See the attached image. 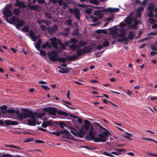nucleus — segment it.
Masks as SVG:
<instances>
[{
  "label": "nucleus",
  "mask_w": 157,
  "mask_h": 157,
  "mask_svg": "<svg viewBox=\"0 0 157 157\" xmlns=\"http://www.w3.org/2000/svg\"><path fill=\"white\" fill-rule=\"evenodd\" d=\"M17 115L18 120L20 121H22L24 119H26L29 118V117H38L42 118L45 115L44 113H41L40 112L38 113L36 112H32L28 109H22V113H16Z\"/></svg>",
  "instance_id": "1"
},
{
  "label": "nucleus",
  "mask_w": 157,
  "mask_h": 157,
  "mask_svg": "<svg viewBox=\"0 0 157 157\" xmlns=\"http://www.w3.org/2000/svg\"><path fill=\"white\" fill-rule=\"evenodd\" d=\"M43 110L45 112L48 113V114L50 115H55L56 113H57L59 116H63L65 117H67L68 115L67 113L62 110H57L56 108L53 107L44 108L43 109Z\"/></svg>",
  "instance_id": "2"
},
{
  "label": "nucleus",
  "mask_w": 157,
  "mask_h": 157,
  "mask_svg": "<svg viewBox=\"0 0 157 157\" xmlns=\"http://www.w3.org/2000/svg\"><path fill=\"white\" fill-rule=\"evenodd\" d=\"M6 21L11 25H15L16 28L19 30V28L21 27L25 24V22L23 20H20L19 18L13 16L10 18V20L6 19Z\"/></svg>",
  "instance_id": "3"
},
{
  "label": "nucleus",
  "mask_w": 157,
  "mask_h": 157,
  "mask_svg": "<svg viewBox=\"0 0 157 157\" xmlns=\"http://www.w3.org/2000/svg\"><path fill=\"white\" fill-rule=\"evenodd\" d=\"M89 136L92 139L93 141L95 142H105L107 140V138L108 136H103L101 134H98V137H95V134L93 132V129L91 128L89 132Z\"/></svg>",
  "instance_id": "4"
},
{
  "label": "nucleus",
  "mask_w": 157,
  "mask_h": 157,
  "mask_svg": "<svg viewBox=\"0 0 157 157\" xmlns=\"http://www.w3.org/2000/svg\"><path fill=\"white\" fill-rule=\"evenodd\" d=\"M49 40L51 41V45L55 49L57 48V44H58L63 49H65V48L67 46L65 44L62 43L59 39L56 37H52L49 39Z\"/></svg>",
  "instance_id": "5"
},
{
  "label": "nucleus",
  "mask_w": 157,
  "mask_h": 157,
  "mask_svg": "<svg viewBox=\"0 0 157 157\" xmlns=\"http://www.w3.org/2000/svg\"><path fill=\"white\" fill-rule=\"evenodd\" d=\"M120 10V9L117 8H108L104 9L101 10H95L94 14L95 15L98 16V15H103L101 13L102 12H117Z\"/></svg>",
  "instance_id": "6"
},
{
  "label": "nucleus",
  "mask_w": 157,
  "mask_h": 157,
  "mask_svg": "<svg viewBox=\"0 0 157 157\" xmlns=\"http://www.w3.org/2000/svg\"><path fill=\"white\" fill-rule=\"evenodd\" d=\"M47 56L49 57V59L51 61L54 62L56 61V59L57 58L58 54L56 50H53L47 53Z\"/></svg>",
  "instance_id": "7"
},
{
  "label": "nucleus",
  "mask_w": 157,
  "mask_h": 157,
  "mask_svg": "<svg viewBox=\"0 0 157 157\" xmlns=\"http://www.w3.org/2000/svg\"><path fill=\"white\" fill-rule=\"evenodd\" d=\"M147 8L149 10V13L147 14V16L150 17H154L153 11L154 10V4L151 3L149 4Z\"/></svg>",
  "instance_id": "8"
},
{
  "label": "nucleus",
  "mask_w": 157,
  "mask_h": 157,
  "mask_svg": "<svg viewBox=\"0 0 157 157\" xmlns=\"http://www.w3.org/2000/svg\"><path fill=\"white\" fill-rule=\"evenodd\" d=\"M30 118V119L27 120V122H28V125L30 126H35L36 125V119L35 117H33V116L29 117Z\"/></svg>",
  "instance_id": "9"
},
{
  "label": "nucleus",
  "mask_w": 157,
  "mask_h": 157,
  "mask_svg": "<svg viewBox=\"0 0 157 157\" xmlns=\"http://www.w3.org/2000/svg\"><path fill=\"white\" fill-rule=\"evenodd\" d=\"M3 14L6 17H10L13 15V13L12 11L8 8L5 9L3 11Z\"/></svg>",
  "instance_id": "10"
},
{
  "label": "nucleus",
  "mask_w": 157,
  "mask_h": 157,
  "mask_svg": "<svg viewBox=\"0 0 157 157\" xmlns=\"http://www.w3.org/2000/svg\"><path fill=\"white\" fill-rule=\"evenodd\" d=\"M16 3H14V6H15L21 7L23 8H26V6L23 1L21 2L19 0H16Z\"/></svg>",
  "instance_id": "11"
},
{
  "label": "nucleus",
  "mask_w": 157,
  "mask_h": 157,
  "mask_svg": "<svg viewBox=\"0 0 157 157\" xmlns=\"http://www.w3.org/2000/svg\"><path fill=\"white\" fill-rule=\"evenodd\" d=\"M58 27L56 25H53L52 27H48V32L50 33H55L57 30Z\"/></svg>",
  "instance_id": "12"
},
{
  "label": "nucleus",
  "mask_w": 157,
  "mask_h": 157,
  "mask_svg": "<svg viewBox=\"0 0 157 157\" xmlns=\"http://www.w3.org/2000/svg\"><path fill=\"white\" fill-rule=\"evenodd\" d=\"M61 133L63 134H65L67 136H68L70 134V133L67 130V129H64L63 130H60L56 132V133H55V134L54 135L56 136H60Z\"/></svg>",
  "instance_id": "13"
},
{
  "label": "nucleus",
  "mask_w": 157,
  "mask_h": 157,
  "mask_svg": "<svg viewBox=\"0 0 157 157\" xmlns=\"http://www.w3.org/2000/svg\"><path fill=\"white\" fill-rule=\"evenodd\" d=\"M74 14L75 18L78 20H79V15H80V10L78 8L74 9Z\"/></svg>",
  "instance_id": "14"
},
{
  "label": "nucleus",
  "mask_w": 157,
  "mask_h": 157,
  "mask_svg": "<svg viewBox=\"0 0 157 157\" xmlns=\"http://www.w3.org/2000/svg\"><path fill=\"white\" fill-rule=\"evenodd\" d=\"M6 124L8 125H18V123L17 121H12L10 120H6L4 121Z\"/></svg>",
  "instance_id": "15"
},
{
  "label": "nucleus",
  "mask_w": 157,
  "mask_h": 157,
  "mask_svg": "<svg viewBox=\"0 0 157 157\" xmlns=\"http://www.w3.org/2000/svg\"><path fill=\"white\" fill-rule=\"evenodd\" d=\"M92 49L93 48L91 47L87 46H84L83 49H81V50L85 53L87 54L90 52Z\"/></svg>",
  "instance_id": "16"
},
{
  "label": "nucleus",
  "mask_w": 157,
  "mask_h": 157,
  "mask_svg": "<svg viewBox=\"0 0 157 157\" xmlns=\"http://www.w3.org/2000/svg\"><path fill=\"white\" fill-rule=\"evenodd\" d=\"M84 128L86 131H89V128L90 126L91 125V123L89 121L85 120L84 121Z\"/></svg>",
  "instance_id": "17"
},
{
  "label": "nucleus",
  "mask_w": 157,
  "mask_h": 157,
  "mask_svg": "<svg viewBox=\"0 0 157 157\" xmlns=\"http://www.w3.org/2000/svg\"><path fill=\"white\" fill-rule=\"evenodd\" d=\"M102 129L104 131V132H102L101 133H100L99 134H101L105 136H109L111 135L110 133L105 128L102 127Z\"/></svg>",
  "instance_id": "18"
},
{
  "label": "nucleus",
  "mask_w": 157,
  "mask_h": 157,
  "mask_svg": "<svg viewBox=\"0 0 157 157\" xmlns=\"http://www.w3.org/2000/svg\"><path fill=\"white\" fill-rule=\"evenodd\" d=\"M78 46L76 44H72L69 45L70 49L73 51H75L77 50V48H78Z\"/></svg>",
  "instance_id": "19"
},
{
  "label": "nucleus",
  "mask_w": 157,
  "mask_h": 157,
  "mask_svg": "<svg viewBox=\"0 0 157 157\" xmlns=\"http://www.w3.org/2000/svg\"><path fill=\"white\" fill-rule=\"evenodd\" d=\"M124 21L127 25H130L132 23V19L131 17L128 16L124 20Z\"/></svg>",
  "instance_id": "20"
},
{
  "label": "nucleus",
  "mask_w": 157,
  "mask_h": 157,
  "mask_svg": "<svg viewBox=\"0 0 157 157\" xmlns=\"http://www.w3.org/2000/svg\"><path fill=\"white\" fill-rule=\"evenodd\" d=\"M78 57V56H76V55L74 54L72 56H67V59L69 61L71 60L74 61L77 59Z\"/></svg>",
  "instance_id": "21"
},
{
  "label": "nucleus",
  "mask_w": 157,
  "mask_h": 157,
  "mask_svg": "<svg viewBox=\"0 0 157 157\" xmlns=\"http://www.w3.org/2000/svg\"><path fill=\"white\" fill-rule=\"evenodd\" d=\"M29 35L31 39H33V41H35L37 39V36L35 35L33 32L32 30L29 31Z\"/></svg>",
  "instance_id": "22"
},
{
  "label": "nucleus",
  "mask_w": 157,
  "mask_h": 157,
  "mask_svg": "<svg viewBox=\"0 0 157 157\" xmlns=\"http://www.w3.org/2000/svg\"><path fill=\"white\" fill-rule=\"evenodd\" d=\"M41 43L42 41H41V39H39L38 40L36 43V44L35 45V47L36 48L38 51H40V48H41L40 45H41Z\"/></svg>",
  "instance_id": "23"
},
{
  "label": "nucleus",
  "mask_w": 157,
  "mask_h": 157,
  "mask_svg": "<svg viewBox=\"0 0 157 157\" xmlns=\"http://www.w3.org/2000/svg\"><path fill=\"white\" fill-rule=\"evenodd\" d=\"M27 6L34 11H36L38 7L40 8V6L37 5L32 6L28 4L27 5Z\"/></svg>",
  "instance_id": "24"
},
{
  "label": "nucleus",
  "mask_w": 157,
  "mask_h": 157,
  "mask_svg": "<svg viewBox=\"0 0 157 157\" xmlns=\"http://www.w3.org/2000/svg\"><path fill=\"white\" fill-rule=\"evenodd\" d=\"M108 30L110 31V34H115L117 33V30L116 28H109Z\"/></svg>",
  "instance_id": "25"
},
{
  "label": "nucleus",
  "mask_w": 157,
  "mask_h": 157,
  "mask_svg": "<svg viewBox=\"0 0 157 157\" xmlns=\"http://www.w3.org/2000/svg\"><path fill=\"white\" fill-rule=\"evenodd\" d=\"M10 114H14L16 113V111L14 109H7L6 111H4Z\"/></svg>",
  "instance_id": "26"
},
{
  "label": "nucleus",
  "mask_w": 157,
  "mask_h": 157,
  "mask_svg": "<svg viewBox=\"0 0 157 157\" xmlns=\"http://www.w3.org/2000/svg\"><path fill=\"white\" fill-rule=\"evenodd\" d=\"M56 61H58L62 63L66 62L67 61V59L65 57H59L56 59Z\"/></svg>",
  "instance_id": "27"
},
{
  "label": "nucleus",
  "mask_w": 157,
  "mask_h": 157,
  "mask_svg": "<svg viewBox=\"0 0 157 157\" xmlns=\"http://www.w3.org/2000/svg\"><path fill=\"white\" fill-rule=\"evenodd\" d=\"M128 38L127 37H123L122 38H118L117 41L118 42L122 43L123 41H128Z\"/></svg>",
  "instance_id": "28"
},
{
  "label": "nucleus",
  "mask_w": 157,
  "mask_h": 157,
  "mask_svg": "<svg viewBox=\"0 0 157 157\" xmlns=\"http://www.w3.org/2000/svg\"><path fill=\"white\" fill-rule=\"evenodd\" d=\"M21 30L23 32L25 33H27L29 31V28L28 26L27 25H25L23 26V28L21 29Z\"/></svg>",
  "instance_id": "29"
},
{
  "label": "nucleus",
  "mask_w": 157,
  "mask_h": 157,
  "mask_svg": "<svg viewBox=\"0 0 157 157\" xmlns=\"http://www.w3.org/2000/svg\"><path fill=\"white\" fill-rule=\"evenodd\" d=\"M134 37V35L133 32L132 31H130L129 32L128 35V37L129 39L132 40L133 39Z\"/></svg>",
  "instance_id": "30"
},
{
  "label": "nucleus",
  "mask_w": 157,
  "mask_h": 157,
  "mask_svg": "<svg viewBox=\"0 0 157 157\" xmlns=\"http://www.w3.org/2000/svg\"><path fill=\"white\" fill-rule=\"evenodd\" d=\"M76 51H77V55H76V56H77L78 57H79L81 55L85 53V52L82 50L81 49H78L76 50Z\"/></svg>",
  "instance_id": "31"
},
{
  "label": "nucleus",
  "mask_w": 157,
  "mask_h": 157,
  "mask_svg": "<svg viewBox=\"0 0 157 157\" xmlns=\"http://www.w3.org/2000/svg\"><path fill=\"white\" fill-rule=\"evenodd\" d=\"M132 136V134H131L129 133H128L127 132L126 133V134L124 135V138L128 139L129 140H132V139H131V137Z\"/></svg>",
  "instance_id": "32"
},
{
  "label": "nucleus",
  "mask_w": 157,
  "mask_h": 157,
  "mask_svg": "<svg viewBox=\"0 0 157 157\" xmlns=\"http://www.w3.org/2000/svg\"><path fill=\"white\" fill-rule=\"evenodd\" d=\"M47 47H48L49 48H51V46L49 44H48V42H47L42 45L41 48L42 49H45Z\"/></svg>",
  "instance_id": "33"
},
{
  "label": "nucleus",
  "mask_w": 157,
  "mask_h": 157,
  "mask_svg": "<svg viewBox=\"0 0 157 157\" xmlns=\"http://www.w3.org/2000/svg\"><path fill=\"white\" fill-rule=\"evenodd\" d=\"M13 13L16 15H18L20 13V10L18 8H14L13 9Z\"/></svg>",
  "instance_id": "34"
},
{
  "label": "nucleus",
  "mask_w": 157,
  "mask_h": 157,
  "mask_svg": "<svg viewBox=\"0 0 157 157\" xmlns=\"http://www.w3.org/2000/svg\"><path fill=\"white\" fill-rule=\"evenodd\" d=\"M78 42V40L75 38H71L70 39L69 42L70 43H73L74 44H76Z\"/></svg>",
  "instance_id": "35"
},
{
  "label": "nucleus",
  "mask_w": 157,
  "mask_h": 157,
  "mask_svg": "<svg viewBox=\"0 0 157 157\" xmlns=\"http://www.w3.org/2000/svg\"><path fill=\"white\" fill-rule=\"evenodd\" d=\"M44 15L45 17L49 18V19H52V17L51 16V14L49 12H45L44 13Z\"/></svg>",
  "instance_id": "36"
},
{
  "label": "nucleus",
  "mask_w": 157,
  "mask_h": 157,
  "mask_svg": "<svg viewBox=\"0 0 157 157\" xmlns=\"http://www.w3.org/2000/svg\"><path fill=\"white\" fill-rule=\"evenodd\" d=\"M62 71L59 70L58 71L61 74L63 73H67L69 72V69L68 68H66V69H61Z\"/></svg>",
  "instance_id": "37"
},
{
  "label": "nucleus",
  "mask_w": 157,
  "mask_h": 157,
  "mask_svg": "<svg viewBox=\"0 0 157 157\" xmlns=\"http://www.w3.org/2000/svg\"><path fill=\"white\" fill-rule=\"evenodd\" d=\"M57 124H58L59 127L62 129H63L64 127L66 126V125L65 124L63 121H59L58 122H57Z\"/></svg>",
  "instance_id": "38"
},
{
  "label": "nucleus",
  "mask_w": 157,
  "mask_h": 157,
  "mask_svg": "<svg viewBox=\"0 0 157 157\" xmlns=\"http://www.w3.org/2000/svg\"><path fill=\"white\" fill-rule=\"evenodd\" d=\"M142 140H148V141H151L155 143L156 144H157V141L156 140L151 138H148L147 137H143L142 138Z\"/></svg>",
  "instance_id": "39"
},
{
  "label": "nucleus",
  "mask_w": 157,
  "mask_h": 157,
  "mask_svg": "<svg viewBox=\"0 0 157 157\" xmlns=\"http://www.w3.org/2000/svg\"><path fill=\"white\" fill-rule=\"evenodd\" d=\"M87 44V43L83 40H80L79 42V45L80 47H83Z\"/></svg>",
  "instance_id": "40"
},
{
  "label": "nucleus",
  "mask_w": 157,
  "mask_h": 157,
  "mask_svg": "<svg viewBox=\"0 0 157 157\" xmlns=\"http://www.w3.org/2000/svg\"><path fill=\"white\" fill-rule=\"evenodd\" d=\"M7 109V106L6 105H3L0 107V109L1 110V112L4 113V112Z\"/></svg>",
  "instance_id": "41"
},
{
  "label": "nucleus",
  "mask_w": 157,
  "mask_h": 157,
  "mask_svg": "<svg viewBox=\"0 0 157 157\" xmlns=\"http://www.w3.org/2000/svg\"><path fill=\"white\" fill-rule=\"evenodd\" d=\"M109 45V43L107 41L106 39H105V41L103 43V46L104 47H108Z\"/></svg>",
  "instance_id": "42"
},
{
  "label": "nucleus",
  "mask_w": 157,
  "mask_h": 157,
  "mask_svg": "<svg viewBox=\"0 0 157 157\" xmlns=\"http://www.w3.org/2000/svg\"><path fill=\"white\" fill-rule=\"evenodd\" d=\"M66 25L68 26H71L72 25V21L71 19H69L67 21Z\"/></svg>",
  "instance_id": "43"
},
{
  "label": "nucleus",
  "mask_w": 157,
  "mask_h": 157,
  "mask_svg": "<svg viewBox=\"0 0 157 157\" xmlns=\"http://www.w3.org/2000/svg\"><path fill=\"white\" fill-rule=\"evenodd\" d=\"M150 48L153 51H157V46L154 45L153 44H151Z\"/></svg>",
  "instance_id": "44"
},
{
  "label": "nucleus",
  "mask_w": 157,
  "mask_h": 157,
  "mask_svg": "<svg viewBox=\"0 0 157 157\" xmlns=\"http://www.w3.org/2000/svg\"><path fill=\"white\" fill-rule=\"evenodd\" d=\"M39 24H40L43 23H46V21L45 19H39L38 20L37 22Z\"/></svg>",
  "instance_id": "45"
},
{
  "label": "nucleus",
  "mask_w": 157,
  "mask_h": 157,
  "mask_svg": "<svg viewBox=\"0 0 157 157\" xmlns=\"http://www.w3.org/2000/svg\"><path fill=\"white\" fill-rule=\"evenodd\" d=\"M81 147L83 148H85L88 150H94V148L91 146H82Z\"/></svg>",
  "instance_id": "46"
},
{
  "label": "nucleus",
  "mask_w": 157,
  "mask_h": 157,
  "mask_svg": "<svg viewBox=\"0 0 157 157\" xmlns=\"http://www.w3.org/2000/svg\"><path fill=\"white\" fill-rule=\"evenodd\" d=\"M41 87L43 88L45 90L48 91L50 90V88L47 86H44V85H41Z\"/></svg>",
  "instance_id": "47"
},
{
  "label": "nucleus",
  "mask_w": 157,
  "mask_h": 157,
  "mask_svg": "<svg viewBox=\"0 0 157 157\" xmlns=\"http://www.w3.org/2000/svg\"><path fill=\"white\" fill-rule=\"evenodd\" d=\"M40 51V55L42 56H46V53L44 51L40 50V51Z\"/></svg>",
  "instance_id": "48"
},
{
  "label": "nucleus",
  "mask_w": 157,
  "mask_h": 157,
  "mask_svg": "<svg viewBox=\"0 0 157 157\" xmlns=\"http://www.w3.org/2000/svg\"><path fill=\"white\" fill-rule=\"evenodd\" d=\"M92 10L93 9L91 8H88L85 10V12L86 13L90 14Z\"/></svg>",
  "instance_id": "49"
},
{
  "label": "nucleus",
  "mask_w": 157,
  "mask_h": 157,
  "mask_svg": "<svg viewBox=\"0 0 157 157\" xmlns=\"http://www.w3.org/2000/svg\"><path fill=\"white\" fill-rule=\"evenodd\" d=\"M149 21L150 22L151 24H153L156 22V20L153 18H150L149 19Z\"/></svg>",
  "instance_id": "50"
},
{
  "label": "nucleus",
  "mask_w": 157,
  "mask_h": 157,
  "mask_svg": "<svg viewBox=\"0 0 157 157\" xmlns=\"http://www.w3.org/2000/svg\"><path fill=\"white\" fill-rule=\"evenodd\" d=\"M133 21H134V24L135 25H140L141 23L140 21L136 19H134Z\"/></svg>",
  "instance_id": "51"
},
{
  "label": "nucleus",
  "mask_w": 157,
  "mask_h": 157,
  "mask_svg": "<svg viewBox=\"0 0 157 157\" xmlns=\"http://www.w3.org/2000/svg\"><path fill=\"white\" fill-rule=\"evenodd\" d=\"M147 154L148 155H149L152 156L157 157V153L155 154L153 153H151L148 152L147 153Z\"/></svg>",
  "instance_id": "52"
},
{
  "label": "nucleus",
  "mask_w": 157,
  "mask_h": 157,
  "mask_svg": "<svg viewBox=\"0 0 157 157\" xmlns=\"http://www.w3.org/2000/svg\"><path fill=\"white\" fill-rule=\"evenodd\" d=\"M103 154H104L106 156H110L113 157H114L113 155H112L110 153L108 152H107L106 151L103 152Z\"/></svg>",
  "instance_id": "53"
},
{
  "label": "nucleus",
  "mask_w": 157,
  "mask_h": 157,
  "mask_svg": "<svg viewBox=\"0 0 157 157\" xmlns=\"http://www.w3.org/2000/svg\"><path fill=\"white\" fill-rule=\"evenodd\" d=\"M1 157H13V156L8 154H4L2 155Z\"/></svg>",
  "instance_id": "54"
},
{
  "label": "nucleus",
  "mask_w": 157,
  "mask_h": 157,
  "mask_svg": "<svg viewBox=\"0 0 157 157\" xmlns=\"http://www.w3.org/2000/svg\"><path fill=\"white\" fill-rule=\"evenodd\" d=\"M144 10V8L143 6H140L137 9V12L138 13H140L143 11Z\"/></svg>",
  "instance_id": "55"
},
{
  "label": "nucleus",
  "mask_w": 157,
  "mask_h": 157,
  "mask_svg": "<svg viewBox=\"0 0 157 157\" xmlns=\"http://www.w3.org/2000/svg\"><path fill=\"white\" fill-rule=\"evenodd\" d=\"M47 124L49 125V126H52V121L51 120H50L48 121H46L44 122Z\"/></svg>",
  "instance_id": "56"
},
{
  "label": "nucleus",
  "mask_w": 157,
  "mask_h": 157,
  "mask_svg": "<svg viewBox=\"0 0 157 157\" xmlns=\"http://www.w3.org/2000/svg\"><path fill=\"white\" fill-rule=\"evenodd\" d=\"M140 3V1L139 0H135V2L133 3V6H136V5L139 4Z\"/></svg>",
  "instance_id": "57"
},
{
  "label": "nucleus",
  "mask_w": 157,
  "mask_h": 157,
  "mask_svg": "<svg viewBox=\"0 0 157 157\" xmlns=\"http://www.w3.org/2000/svg\"><path fill=\"white\" fill-rule=\"evenodd\" d=\"M126 24L123 22H122L120 23L119 27L120 28H123L126 26Z\"/></svg>",
  "instance_id": "58"
},
{
  "label": "nucleus",
  "mask_w": 157,
  "mask_h": 157,
  "mask_svg": "<svg viewBox=\"0 0 157 157\" xmlns=\"http://www.w3.org/2000/svg\"><path fill=\"white\" fill-rule=\"evenodd\" d=\"M150 54L151 56H153L155 55H157V52L152 51L150 53Z\"/></svg>",
  "instance_id": "59"
},
{
  "label": "nucleus",
  "mask_w": 157,
  "mask_h": 157,
  "mask_svg": "<svg viewBox=\"0 0 157 157\" xmlns=\"http://www.w3.org/2000/svg\"><path fill=\"white\" fill-rule=\"evenodd\" d=\"M40 28L42 30L44 31L45 30H46V27L43 25H40Z\"/></svg>",
  "instance_id": "60"
},
{
  "label": "nucleus",
  "mask_w": 157,
  "mask_h": 157,
  "mask_svg": "<svg viewBox=\"0 0 157 157\" xmlns=\"http://www.w3.org/2000/svg\"><path fill=\"white\" fill-rule=\"evenodd\" d=\"M79 6L80 7L84 8H86L89 6V5H86L85 4H80V5H79Z\"/></svg>",
  "instance_id": "61"
},
{
  "label": "nucleus",
  "mask_w": 157,
  "mask_h": 157,
  "mask_svg": "<svg viewBox=\"0 0 157 157\" xmlns=\"http://www.w3.org/2000/svg\"><path fill=\"white\" fill-rule=\"evenodd\" d=\"M35 143H39V144H44V142L43 141L40 140H36L35 141Z\"/></svg>",
  "instance_id": "62"
},
{
  "label": "nucleus",
  "mask_w": 157,
  "mask_h": 157,
  "mask_svg": "<svg viewBox=\"0 0 157 157\" xmlns=\"http://www.w3.org/2000/svg\"><path fill=\"white\" fill-rule=\"evenodd\" d=\"M125 33H119L118 34V36L119 37H126L125 36Z\"/></svg>",
  "instance_id": "63"
},
{
  "label": "nucleus",
  "mask_w": 157,
  "mask_h": 157,
  "mask_svg": "<svg viewBox=\"0 0 157 157\" xmlns=\"http://www.w3.org/2000/svg\"><path fill=\"white\" fill-rule=\"evenodd\" d=\"M86 140L90 141H91V140H92V138L90 137V136H88V135L86 136Z\"/></svg>",
  "instance_id": "64"
}]
</instances>
